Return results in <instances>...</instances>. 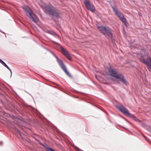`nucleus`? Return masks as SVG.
I'll return each mask as SVG.
<instances>
[{
    "mask_svg": "<svg viewBox=\"0 0 151 151\" xmlns=\"http://www.w3.org/2000/svg\"><path fill=\"white\" fill-rule=\"evenodd\" d=\"M37 141L39 142V143L40 145L42 146L43 145V144H42L41 142H40L39 140H37Z\"/></svg>",
    "mask_w": 151,
    "mask_h": 151,
    "instance_id": "f3484780",
    "label": "nucleus"
},
{
    "mask_svg": "<svg viewBox=\"0 0 151 151\" xmlns=\"http://www.w3.org/2000/svg\"><path fill=\"white\" fill-rule=\"evenodd\" d=\"M42 9L44 12L50 17L56 19L60 17V13L58 9L51 4L46 5Z\"/></svg>",
    "mask_w": 151,
    "mask_h": 151,
    "instance_id": "f257e3e1",
    "label": "nucleus"
},
{
    "mask_svg": "<svg viewBox=\"0 0 151 151\" xmlns=\"http://www.w3.org/2000/svg\"><path fill=\"white\" fill-rule=\"evenodd\" d=\"M113 10L114 12H115V14H116L117 13L120 12L117 8L116 6H112V7Z\"/></svg>",
    "mask_w": 151,
    "mask_h": 151,
    "instance_id": "f8f14e48",
    "label": "nucleus"
},
{
    "mask_svg": "<svg viewBox=\"0 0 151 151\" xmlns=\"http://www.w3.org/2000/svg\"><path fill=\"white\" fill-rule=\"evenodd\" d=\"M116 108L125 115L127 116H129L131 114L129 113L128 110L124 106L122 105H120L119 106H116Z\"/></svg>",
    "mask_w": 151,
    "mask_h": 151,
    "instance_id": "39448f33",
    "label": "nucleus"
},
{
    "mask_svg": "<svg viewBox=\"0 0 151 151\" xmlns=\"http://www.w3.org/2000/svg\"><path fill=\"white\" fill-rule=\"evenodd\" d=\"M3 65L5 67L7 68L8 69H9L11 73H12V71L11 69L9 68L6 64V63H4Z\"/></svg>",
    "mask_w": 151,
    "mask_h": 151,
    "instance_id": "4468645a",
    "label": "nucleus"
},
{
    "mask_svg": "<svg viewBox=\"0 0 151 151\" xmlns=\"http://www.w3.org/2000/svg\"><path fill=\"white\" fill-rule=\"evenodd\" d=\"M55 57L57 60L58 64L61 67V68L64 71V72L67 75L70 76V75L67 70L66 67L64 63H63L62 61L60 60L56 56H55Z\"/></svg>",
    "mask_w": 151,
    "mask_h": 151,
    "instance_id": "423d86ee",
    "label": "nucleus"
},
{
    "mask_svg": "<svg viewBox=\"0 0 151 151\" xmlns=\"http://www.w3.org/2000/svg\"><path fill=\"white\" fill-rule=\"evenodd\" d=\"M150 33H151V30H150Z\"/></svg>",
    "mask_w": 151,
    "mask_h": 151,
    "instance_id": "6ab92c4d",
    "label": "nucleus"
},
{
    "mask_svg": "<svg viewBox=\"0 0 151 151\" xmlns=\"http://www.w3.org/2000/svg\"><path fill=\"white\" fill-rule=\"evenodd\" d=\"M116 15L119 18L120 20L124 17L123 14H122L120 12L117 13Z\"/></svg>",
    "mask_w": 151,
    "mask_h": 151,
    "instance_id": "ddd939ff",
    "label": "nucleus"
},
{
    "mask_svg": "<svg viewBox=\"0 0 151 151\" xmlns=\"http://www.w3.org/2000/svg\"><path fill=\"white\" fill-rule=\"evenodd\" d=\"M48 33L51 35H57V34H56L55 32L53 31H49Z\"/></svg>",
    "mask_w": 151,
    "mask_h": 151,
    "instance_id": "2eb2a0df",
    "label": "nucleus"
},
{
    "mask_svg": "<svg viewBox=\"0 0 151 151\" xmlns=\"http://www.w3.org/2000/svg\"><path fill=\"white\" fill-rule=\"evenodd\" d=\"M132 116H133V119L134 120H135L136 121H137V120H138V119H137V118L135 117V116H134L133 115H132Z\"/></svg>",
    "mask_w": 151,
    "mask_h": 151,
    "instance_id": "dca6fc26",
    "label": "nucleus"
},
{
    "mask_svg": "<svg viewBox=\"0 0 151 151\" xmlns=\"http://www.w3.org/2000/svg\"><path fill=\"white\" fill-rule=\"evenodd\" d=\"M141 61L148 66L150 71H151V58L148 57L146 59L142 58L141 59Z\"/></svg>",
    "mask_w": 151,
    "mask_h": 151,
    "instance_id": "6e6552de",
    "label": "nucleus"
},
{
    "mask_svg": "<svg viewBox=\"0 0 151 151\" xmlns=\"http://www.w3.org/2000/svg\"><path fill=\"white\" fill-rule=\"evenodd\" d=\"M23 9L26 14L27 16L33 22L37 23L38 19L36 15L27 6H24Z\"/></svg>",
    "mask_w": 151,
    "mask_h": 151,
    "instance_id": "20e7f679",
    "label": "nucleus"
},
{
    "mask_svg": "<svg viewBox=\"0 0 151 151\" xmlns=\"http://www.w3.org/2000/svg\"><path fill=\"white\" fill-rule=\"evenodd\" d=\"M0 62L1 63L2 65L4 63L3 61L0 59Z\"/></svg>",
    "mask_w": 151,
    "mask_h": 151,
    "instance_id": "a211bd4d",
    "label": "nucleus"
},
{
    "mask_svg": "<svg viewBox=\"0 0 151 151\" xmlns=\"http://www.w3.org/2000/svg\"><path fill=\"white\" fill-rule=\"evenodd\" d=\"M84 3L88 10H90L92 12H95V9L93 5L91 4L88 1L85 0Z\"/></svg>",
    "mask_w": 151,
    "mask_h": 151,
    "instance_id": "0eeeda50",
    "label": "nucleus"
},
{
    "mask_svg": "<svg viewBox=\"0 0 151 151\" xmlns=\"http://www.w3.org/2000/svg\"><path fill=\"white\" fill-rule=\"evenodd\" d=\"M126 26L128 27L129 25V24L127 20L126 19L124 18V17L121 19L120 20Z\"/></svg>",
    "mask_w": 151,
    "mask_h": 151,
    "instance_id": "9d476101",
    "label": "nucleus"
},
{
    "mask_svg": "<svg viewBox=\"0 0 151 151\" xmlns=\"http://www.w3.org/2000/svg\"><path fill=\"white\" fill-rule=\"evenodd\" d=\"M42 146H43L45 148L50 151H55V150L52 149L51 148L49 147L46 144H43V145Z\"/></svg>",
    "mask_w": 151,
    "mask_h": 151,
    "instance_id": "9b49d317",
    "label": "nucleus"
},
{
    "mask_svg": "<svg viewBox=\"0 0 151 151\" xmlns=\"http://www.w3.org/2000/svg\"><path fill=\"white\" fill-rule=\"evenodd\" d=\"M60 49L62 51L63 54L68 59L71 60V57L70 56L68 51L65 50L63 47L60 46Z\"/></svg>",
    "mask_w": 151,
    "mask_h": 151,
    "instance_id": "1a4fd4ad",
    "label": "nucleus"
},
{
    "mask_svg": "<svg viewBox=\"0 0 151 151\" xmlns=\"http://www.w3.org/2000/svg\"><path fill=\"white\" fill-rule=\"evenodd\" d=\"M99 32L109 40L112 39L113 35L112 33V30L109 27L104 26H100L97 27Z\"/></svg>",
    "mask_w": 151,
    "mask_h": 151,
    "instance_id": "7ed1b4c3",
    "label": "nucleus"
},
{
    "mask_svg": "<svg viewBox=\"0 0 151 151\" xmlns=\"http://www.w3.org/2000/svg\"><path fill=\"white\" fill-rule=\"evenodd\" d=\"M108 75L116 79H119L120 81L126 85H129L124 76L121 73H119L116 69L110 67L109 69Z\"/></svg>",
    "mask_w": 151,
    "mask_h": 151,
    "instance_id": "f03ea898",
    "label": "nucleus"
}]
</instances>
